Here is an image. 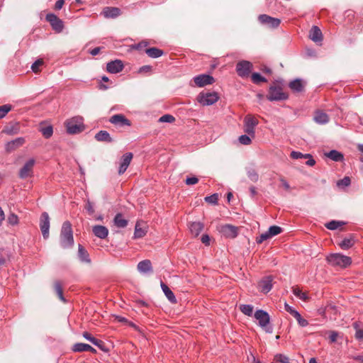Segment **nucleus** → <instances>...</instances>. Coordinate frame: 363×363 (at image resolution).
Returning a JSON list of instances; mask_svg holds the SVG:
<instances>
[{
  "mask_svg": "<svg viewBox=\"0 0 363 363\" xmlns=\"http://www.w3.org/2000/svg\"><path fill=\"white\" fill-rule=\"evenodd\" d=\"M191 233L196 237L203 229V224L201 222H192L189 225Z\"/></svg>",
  "mask_w": 363,
  "mask_h": 363,
  "instance_id": "obj_28",
  "label": "nucleus"
},
{
  "mask_svg": "<svg viewBox=\"0 0 363 363\" xmlns=\"http://www.w3.org/2000/svg\"><path fill=\"white\" fill-rule=\"evenodd\" d=\"M274 361L277 363H290L289 358L285 354H277L274 357Z\"/></svg>",
  "mask_w": 363,
  "mask_h": 363,
  "instance_id": "obj_43",
  "label": "nucleus"
},
{
  "mask_svg": "<svg viewBox=\"0 0 363 363\" xmlns=\"http://www.w3.org/2000/svg\"><path fill=\"white\" fill-rule=\"evenodd\" d=\"M246 174L249 179L253 182H257L259 180V174L257 170L252 167H247L245 168Z\"/></svg>",
  "mask_w": 363,
  "mask_h": 363,
  "instance_id": "obj_32",
  "label": "nucleus"
},
{
  "mask_svg": "<svg viewBox=\"0 0 363 363\" xmlns=\"http://www.w3.org/2000/svg\"><path fill=\"white\" fill-rule=\"evenodd\" d=\"M72 350L75 352H90L91 353H96V350L86 343L78 342L73 345Z\"/></svg>",
  "mask_w": 363,
  "mask_h": 363,
  "instance_id": "obj_22",
  "label": "nucleus"
},
{
  "mask_svg": "<svg viewBox=\"0 0 363 363\" xmlns=\"http://www.w3.org/2000/svg\"><path fill=\"white\" fill-rule=\"evenodd\" d=\"M289 88L296 92H301L303 89V82L301 79H296L289 84Z\"/></svg>",
  "mask_w": 363,
  "mask_h": 363,
  "instance_id": "obj_31",
  "label": "nucleus"
},
{
  "mask_svg": "<svg viewBox=\"0 0 363 363\" xmlns=\"http://www.w3.org/2000/svg\"><path fill=\"white\" fill-rule=\"evenodd\" d=\"M218 200V194H213L211 196L205 197V201L209 203L216 204Z\"/></svg>",
  "mask_w": 363,
  "mask_h": 363,
  "instance_id": "obj_52",
  "label": "nucleus"
},
{
  "mask_svg": "<svg viewBox=\"0 0 363 363\" xmlns=\"http://www.w3.org/2000/svg\"><path fill=\"white\" fill-rule=\"evenodd\" d=\"M291 157L294 160L301 159V158H306L310 157V154H303L300 152L297 151H292L291 153Z\"/></svg>",
  "mask_w": 363,
  "mask_h": 363,
  "instance_id": "obj_49",
  "label": "nucleus"
},
{
  "mask_svg": "<svg viewBox=\"0 0 363 363\" xmlns=\"http://www.w3.org/2000/svg\"><path fill=\"white\" fill-rule=\"evenodd\" d=\"M8 223L11 225H16L18 223V218L15 213H11L7 218Z\"/></svg>",
  "mask_w": 363,
  "mask_h": 363,
  "instance_id": "obj_50",
  "label": "nucleus"
},
{
  "mask_svg": "<svg viewBox=\"0 0 363 363\" xmlns=\"http://www.w3.org/2000/svg\"><path fill=\"white\" fill-rule=\"evenodd\" d=\"M209 241H210V238L208 235H203L202 237H201V242L206 245H209Z\"/></svg>",
  "mask_w": 363,
  "mask_h": 363,
  "instance_id": "obj_64",
  "label": "nucleus"
},
{
  "mask_svg": "<svg viewBox=\"0 0 363 363\" xmlns=\"http://www.w3.org/2000/svg\"><path fill=\"white\" fill-rule=\"evenodd\" d=\"M354 243V240L352 238H345L339 243V246L342 250H348L353 246Z\"/></svg>",
  "mask_w": 363,
  "mask_h": 363,
  "instance_id": "obj_35",
  "label": "nucleus"
},
{
  "mask_svg": "<svg viewBox=\"0 0 363 363\" xmlns=\"http://www.w3.org/2000/svg\"><path fill=\"white\" fill-rule=\"evenodd\" d=\"M85 208L90 215H91L94 213V208L93 204L89 200H87V201L86 203Z\"/></svg>",
  "mask_w": 363,
  "mask_h": 363,
  "instance_id": "obj_56",
  "label": "nucleus"
},
{
  "mask_svg": "<svg viewBox=\"0 0 363 363\" xmlns=\"http://www.w3.org/2000/svg\"><path fill=\"white\" fill-rule=\"evenodd\" d=\"M60 245L63 249H69L74 245V237L70 222L63 223L60 235Z\"/></svg>",
  "mask_w": 363,
  "mask_h": 363,
  "instance_id": "obj_1",
  "label": "nucleus"
},
{
  "mask_svg": "<svg viewBox=\"0 0 363 363\" xmlns=\"http://www.w3.org/2000/svg\"><path fill=\"white\" fill-rule=\"evenodd\" d=\"M355 337L359 340L363 339V328L357 330V331L355 333Z\"/></svg>",
  "mask_w": 363,
  "mask_h": 363,
  "instance_id": "obj_62",
  "label": "nucleus"
},
{
  "mask_svg": "<svg viewBox=\"0 0 363 363\" xmlns=\"http://www.w3.org/2000/svg\"><path fill=\"white\" fill-rule=\"evenodd\" d=\"M308 159L306 164L308 166L313 167L315 164V160L313 158L312 155L310 154V157H306Z\"/></svg>",
  "mask_w": 363,
  "mask_h": 363,
  "instance_id": "obj_60",
  "label": "nucleus"
},
{
  "mask_svg": "<svg viewBox=\"0 0 363 363\" xmlns=\"http://www.w3.org/2000/svg\"><path fill=\"white\" fill-rule=\"evenodd\" d=\"M325 155L335 162H342L344 160L343 154L335 150H332L328 152H325Z\"/></svg>",
  "mask_w": 363,
  "mask_h": 363,
  "instance_id": "obj_29",
  "label": "nucleus"
},
{
  "mask_svg": "<svg viewBox=\"0 0 363 363\" xmlns=\"http://www.w3.org/2000/svg\"><path fill=\"white\" fill-rule=\"evenodd\" d=\"M109 122L119 127L130 126V122L123 114H115L112 116Z\"/></svg>",
  "mask_w": 363,
  "mask_h": 363,
  "instance_id": "obj_13",
  "label": "nucleus"
},
{
  "mask_svg": "<svg viewBox=\"0 0 363 363\" xmlns=\"http://www.w3.org/2000/svg\"><path fill=\"white\" fill-rule=\"evenodd\" d=\"M40 228L44 239H48L50 235V217L47 212H43L40 218Z\"/></svg>",
  "mask_w": 363,
  "mask_h": 363,
  "instance_id": "obj_10",
  "label": "nucleus"
},
{
  "mask_svg": "<svg viewBox=\"0 0 363 363\" xmlns=\"http://www.w3.org/2000/svg\"><path fill=\"white\" fill-rule=\"evenodd\" d=\"M254 316L258 320L259 325L262 328L264 329V330L267 333H272V327L268 326L270 320V317L267 311L262 309L257 310L255 313Z\"/></svg>",
  "mask_w": 363,
  "mask_h": 363,
  "instance_id": "obj_4",
  "label": "nucleus"
},
{
  "mask_svg": "<svg viewBox=\"0 0 363 363\" xmlns=\"http://www.w3.org/2000/svg\"><path fill=\"white\" fill-rule=\"evenodd\" d=\"M175 120L174 117L169 114H165L161 116L159 119L160 122L162 123H172Z\"/></svg>",
  "mask_w": 363,
  "mask_h": 363,
  "instance_id": "obj_51",
  "label": "nucleus"
},
{
  "mask_svg": "<svg viewBox=\"0 0 363 363\" xmlns=\"http://www.w3.org/2000/svg\"><path fill=\"white\" fill-rule=\"evenodd\" d=\"M79 259L81 262L85 264H90L91 260L89 257V255L88 252L83 247L82 245H79L78 246V253H77Z\"/></svg>",
  "mask_w": 363,
  "mask_h": 363,
  "instance_id": "obj_25",
  "label": "nucleus"
},
{
  "mask_svg": "<svg viewBox=\"0 0 363 363\" xmlns=\"http://www.w3.org/2000/svg\"><path fill=\"white\" fill-rule=\"evenodd\" d=\"M288 98V95L282 91L279 86H271L267 99L270 101H284Z\"/></svg>",
  "mask_w": 363,
  "mask_h": 363,
  "instance_id": "obj_5",
  "label": "nucleus"
},
{
  "mask_svg": "<svg viewBox=\"0 0 363 363\" xmlns=\"http://www.w3.org/2000/svg\"><path fill=\"white\" fill-rule=\"evenodd\" d=\"M258 21L263 25H267L272 28H277L281 23L280 19L271 17L267 14H261L258 16Z\"/></svg>",
  "mask_w": 363,
  "mask_h": 363,
  "instance_id": "obj_12",
  "label": "nucleus"
},
{
  "mask_svg": "<svg viewBox=\"0 0 363 363\" xmlns=\"http://www.w3.org/2000/svg\"><path fill=\"white\" fill-rule=\"evenodd\" d=\"M284 309L291 315H293L294 313L296 311V310H295L293 307L289 306L287 303H284Z\"/></svg>",
  "mask_w": 363,
  "mask_h": 363,
  "instance_id": "obj_59",
  "label": "nucleus"
},
{
  "mask_svg": "<svg viewBox=\"0 0 363 363\" xmlns=\"http://www.w3.org/2000/svg\"><path fill=\"white\" fill-rule=\"evenodd\" d=\"M197 99L203 106H210L218 100V96L216 92L200 93Z\"/></svg>",
  "mask_w": 363,
  "mask_h": 363,
  "instance_id": "obj_7",
  "label": "nucleus"
},
{
  "mask_svg": "<svg viewBox=\"0 0 363 363\" xmlns=\"http://www.w3.org/2000/svg\"><path fill=\"white\" fill-rule=\"evenodd\" d=\"M262 292L267 294L272 288V279L271 277H264L259 284Z\"/></svg>",
  "mask_w": 363,
  "mask_h": 363,
  "instance_id": "obj_24",
  "label": "nucleus"
},
{
  "mask_svg": "<svg viewBox=\"0 0 363 363\" xmlns=\"http://www.w3.org/2000/svg\"><path fill=\"white\" fill-rule=\"evenodd\" d=\"M244 131L252 138L255 136V127L258 125V120L252 115H247L244 118Z\"/></svg>",
  "mask_w": 363,
  "mask_h": 363,
  "instance_id": "obj_6",
  "label": "nucleus"
},
{
  "mask_svg": "<svg viewBox=\"0 0 363 363\" xmlns=\"http://www.w3.org/2000/svg\"><path fill=\"white\" fill-rule=\"evenodd\" d=\"M344 224L345 223L342 221L331 220L325 224V227L329 230H334Z\"/></svg>",
  "mask_w": 363,
  "mask_h": 363,
  "instance_id": "obj_38",
  "label": "nucleus"
},
{
  "mask_svg": "<svg viewBox=\"0 0 363 363\" xmlns=\"http://www.w3.org/2000/svg\"><path fill=\"white\" fill-rule=\"evenodd\" d=\"M40 132L45 138H50L53 134L52 125H47L40 128Z\"/></svg>",
  "mask_w": 363,
  "mask_h": 363,
  "instance_id": "obj_39",
  "label": "nucleus"
},
{
  "mask_svg": "<svg viewBox=\"0 0 363 363\" xmlns=\"http://www.w3.org/2000/svg\"><path fill=\"white\" fill-rule=\"evenodd\" d=\"M67 131L69 134H77L84 130L83 118L81 116H74L68 119L65 122Z\"/></svg>",
  "mask_w": 363,
  "mask_h": 363,
  "instance_id": "obj_2",
  "label": "nucleus"
},
{
  "mask_svg": "<svg viewBox=\"0 0 363 363\" xmlns=\"http://www.w3.org/2000/svg\"><path fill=\"white\" fill-rule=\"evenodd\" d=\"M145 52L151 58H157L163 55V51L157 48H147Z\"/></svg>",
  "mask_w": 363,
  "mask_h": 363,
  "instance_id": "obj_34",
  "label": "nucleus"
},
{
  "mask_svg": "<svg viewBox=\"0 0 363 363\" xmlns=\"http://www.w3.org/2000/svg\"><path fill=\"white\" fill-rule=\"evenodd\" d=\"M160 286L167 299L172 303H176L177 298L172 290L162 281H161Z\"/></svg>",
  "mask_w": 363,
  "mask_h": 363,
  "instance_id": "obj_30",
  "label": "nucleus"
},
{
  "mask_svg": "<svg viewBox=\"0 0 363 363\" xmlns=\"http://www.w3.org/2000/svg\"><path fill=\"white\" fill-rule=\"evenodd\" d=\"M123 64L121 60H116L111 61L106 65V69L111 74H116L121 72L123 69Z\"/></svg>",
  "mask_w": 363,
  "mask_h": 363,
  "instance_id": "obj_16",
  "label": "nucleus"
},
{
  "mask_svg": "<svg viewBox=\"0 0 363 363\" xmlns=\"http://www.w3.org/2000/svg\"><path fill=\"white\" fill-rule=\"evenodd\" d=\"M92 232L96 237L100 239H105L108 235V229L106 226L101 225H94L92 227Z\"/></svg>",
  "mask_w": 363,
  "mask_h": 363,
  "instance_id": "obj_19",
  "label": "nucleus"
},
{
  "mask_svg": "<svg viewBox=\"0 0 363 363\" xmlns=\"http://www.w3.org/2000/svg\"><path fill=\"white\" fill-rule=\"evenodd\" d=\"M252 81L255 84H259L261 82H267V79L265 77H262L259 73L258 72H254L252 73Z\"/></svg>",
  "mask_w": 363,
  "mask_h": 363,
  "instance_id": "obj_41",
  "label": "nucleus"
},
{
  "mask_svg": "<svg viewBox=\"0 0 363 363\" xmlns=\"http://www.w3.org/2000/svg\"><path fill=\"white\" fill-rule=\"evenodd\" d=\"M339 335V333L336 331H330V340L331 342H335L337 341V338Z\"/></svg>",
  "mask_w": 363,
  "mask_h": 363,
  "instance_id": "obj_58",
  "label": "nucleus"
},
{
  "mask_svg": "<svg viewBox=\"0 0 363 363\" xmlns=\"http://www.w3.org/2000/svg\"><path fill=\"white\" fill-rule=\"evenodd\" d=\"M11 109V106L5 104L0 106V119L3 118Z\"/></svg>",
  "mask_w": 363,
  "mask_h": 363,
  "instance_id": "obj_47",
  "label": "nucleus"
},
{
  "mask_svg": "<svg viewBox=\"0 0 363 363\" xmlns=\"http://www.w3.org/2000/svg\"><path fill=\"white\" fill-rule=\"evenodd\" d=\"M240 309L241 312L247 315V316H252L253 313V306L250 304H243L240 305Z\"/></svg>",
  "mask_w": 363,
  "mask_h": 363,
  "instance_id": "obj_37",
  "label": "nucleus"
},
{
  "mask_svg": "<svg viewBox=\"0 0 363 363\" xmlns=\"http://www.w3.org/2000/svg\"><path fill=\"white\" fill-rule=\"evenodd\" d=\"M272 237L271 236V235L269 233V230L262 233L259 237H257L256 238V242L258 243V244H261L262 242H263L264 241L267 240H269L270 238H272Z\"/></svg>",
  "mask_w": 363,
  "mask_h": 363,
  "instance_id": "obj_46",
  "label": "nucleus"
},
{
  "mask_svg": "<svg viewBox=\"0 0 363 363\" xmlns=\"http://www.w3.org/2000/svg\"><path fill=\"white\" fill-rule=\"evenodd\" d=\"M133 154L131 152L125 153L122 156V158L120 162V166L118 168V174L120 175L123 174L126 171L127 168L128 167L131 162Z\"/></svg>",
  "mask_w": 363,
  "mask_h": 363,
  "instance_id": "obj_17",
  "label": "nucleus"
},
{
  "mask_svg": "<svg viewBox=\"0 0 363 363\" xmlns=\"http://www.w3.org/2000/svg\"><path fill=\"white\" fill-rule=\"evenodd\" d=\"M65 4V1L64 0H58L56 1L55 3V9L56 10H60L62 9V7Z\"/></svg>",
  "mask_w": 363,
  "mask_h": 363,
  "instance_id": "obj_63",
  "label": "nucleus"
},
{
  "mask_svg": "<svg viewBox=\"0 0 363 363\" xmlns=\"http://www.w3.org/2000/svg\"><path fill=\"white\" fill-rule=\"evenodd\" d=\"M220 232L227 238H234L238 235V228L232 225H224L221 227Z\"/></svg>",
  "mask_w": 363,
  "mask_h": 363,
  "instance_id": "obj_18",
  "label": "nucleus"
},
{
  "mask_svg": "<svg viewBox=\"0 0 363 363\" xmlns=\"http://www.w3.org/2000/svg\"><path fill=\"white\" fill-rule=\"evenodd\" d=\"M252 69V64L247 60H242L238 62L236 65V72L242 77H247Z\"/></svg>",
  "mask_w": 363,
  "mask_h": 363,
  "instance_id": "obj_8",
  "label": "nucleus"
},
{
  "mask_svg": "<svg viewBox=\"0 0 363 363\" xmlns=\"http://www.w3.org/2000/svg\"><path fill=\"white\" fill-rule=\"evenodd\" d=\"M198 182H199V179L196 177H187L185 181V182L187 185L196 184Z\"/></svg>",
  "mask_w": 363,
  "mask_h": 363,
  "instance_id": "obj_57",
  "label": "nucleus"
},
{
  "mask_svg": "<svg viewBox=\"0 0 363 363\" xmlns=\"http://www.w3.org/2000/svg\"><path fill=\"white\" fill-rule=\"evenodd\" d=\"M293 294L299 299L306 301L308 299V295L303 292L298 287H293Z\"/></svg>",
  "mask_w": 363,
  "mask_h": 363,
  "instance_id": "obj_36",
  "label": "nucleus"
},
{
  "mask_svg": "<svg viewBox=\"0 0 363 363\" xmlns=\"http://www.w3.org/2000/svg\"><path fill=\"white\" fill-rule=\"evenodd\" d=\"M35 164V160L33 158L29 159L22 167L19 171V177L21 179H26L32 176L33 169Z\"/></svg>",
  "mask_w": 363,
  "mask_h": 363,
  "instance_id": "obj_11",
  "label": "nucleus"
},
{
  "mask_svg": "<svg viewBox=\"0 0 363 363\" xmlns=\"http://www.w3.org/2000/svg\"><path fill=\"white\" fill-rule=\"evenodd\" d=\"M194 81L198 86L202 87L208 84H211L214 82V79L213 77L208 74H200L195 77Z\"/></svg>",
  "mask_w": 363,
  "mask_h": 363,
  "instance_id": "obj_15",
  "label": "nucleus"
},
{
  "mask_svg": "<svg viewBox=\"0 0 363 363\" xmlns=\"http://www.w3.org/2000/svg\"><path fill=\"white\" fill-rule=\"evenodd\" d=\"M113 221L115 225L118 228H123L128 225V220L125 219L121 213H117Z\"/></svg>",
  "mask_w": 363,
  "mask_h": 363,
  "instance_id": "obj_33",
  "label": "nucleus"
},
{
  "mask_svg": "<svg viewBox=\"0 0 363 363\" xmlns=\"http://www.w3.org/2000/svg\"><path fill=\"white\" fill-rule=\"evenodd\" d=\"M4 131L6 134L12 135L17 134L18 133V128L15 125H12V126L6 127Z\"/></svg>",
  "mask_w": 363,
  "mask_h": 363,
  "instance_id": "obj_53",
  "label": "nucleus"
},
{
  "mask_svg": "<svg viewBox=\"0 0 363 363\" xmlns=\"http://www.w3.org/2000/svg\"><path fill=\"white\" fill-rule=\"evenodd\" d=\"M90 342H91L94 345L98 347L101 350H104V344L102 340L96 339L94 337H93L92 339L91 340Z\"/></svg>",
  "mask_w": 363,
  "mask_h": 363,
  "instance_id": "obj_54",
  "label": "nucleus"
},
{
  "mask_svg": "<svg viewBox=\"0 0 363 363\" xmlns=\"http://www.w3.org/2000/svg\"><path fill=\"white\" fill-rule=\"evenodd\" d=\"M309 38L315 43L322 42L323 34L320 29L318 26H313L311 28L309 32Z\"/></svg>",
  "mask_w": 363,
  "mask_h": 363,
  "instance_id": "obj_20",
  "label": "nucleus"
},
{
  "mask_svg": "<svg viewBox=\"0 0 363 363\" xmlns=\"http://www.w3.org/2000/svg\"><path fill=\"white\" fill-rule=\"evenodd\" d=\"M297 322L301 327H306L308 325V320L302 317Z\"/></svg>",
  "mask_w": 363,
  "mask_h": 363,
  "instance_id": "obj_61",
  "label": "nucleus"
},
{
  "mask_svg": "<svg viewBox=\"0 0 363 363\" xmlns=\"http://www.w3.org/2000/svg\"><path fill=\"white\" fill-rule=\"evenodd\" d=\"M103 14L106 18H115L121 14V10L116 7H106Z\"/></svg>",
  "mask_w": 363,
  "mask_h": 363,
  "instance_id": "obj_27",
  "label": "nucleus"
},
{
  "mask_svg": "<svg viewBox=\"0 0 363 363\" xmlns=\"http://www.w3.org/2000/svg\"><path fill=\"white\" fill-rule=\"evenodd\" d=\"M45 19L48 21L52 26V29L56 33H61L64 28V23L54 13H48Z\"/></svg>",
  "mask_w": 363,
  "mask_h": 363,
  "instance_id": "obj_9",
  "label": "nucleus"
},
{
  "mask_svg": "<svg viewBox=\"0 0 363 363\" xmlns=\"http://www.w3.org/2000/svg\"><path fill=\"white\" fill-rule=\"evenodd\" d=\"M145 235V231L139 227L138 224H136L135 227L134 232V238H143Z\"/></svg>",
  "mask_w": 363,
  "mask_h": 363,
  "instance_id": "obj_48",
  "label": "nucleus"
},
{
  "mask_svg": "<svg viewBox=\"0 0 363 363\" xmlns=\"http://www.w3.org/2000/svg\"><path fill=\"white\" fill-rule=\"evenodd\" d=\"M327 261L333 266H338L340 267H347L352 263V259L350 257L340 253L330 254L327 257Z\"/></svg>",
  "mask_w": 363,
  "mask_h": 363,
  "instance_id": "obj_3",
  "label": "nucleus"
},
{
  "mask_svg": "<svg viewBox=\"0 0 363 363\" xmlns=\"http://www.w3.org/2000/svg\"><path fill=\"white\" fill-rule=\"evenodd\" d=\"M350 184V178L349 177H345L343 179L337 181V186L339 187L345 188L349 186Z\"/></svg>",
  "mask_w": 363,
  "mask_h": 363,
  "instance_id": "obj_42",
  "label": "nucleus"
},
{
  "mask_svg": "<svg viewBox=\"0 0 363 363\" xmlns=\"http://www.w3.org/2000/svg\"><path fill=\"white\" fill-rule=\"evenodd\" d=\"M238 141L242 145H248L252 143V137L248 134L242 135L239 137Z\"/></svg>",
  "mask_w": 363,
  "mask_h": 363,
  "instance_id": "obj_44",
  "label": "nucleus"
},
{
  "mask_svg": "<svg viewBox=\"0 0 363 363\" xmlns=\"http://www.w3.org/2000/svg\"><path fill=\"white\" fill-rule=\"evenodd\" d=\"M55 289L56 294L58 296V298L64 303H66L67 301L63 296L62 288V286L60 282L57 281L55 283Z\"/></svg>",
  "mask_w": 363,
  "mask_h": 363,
  "instance_id": "obj_40",
  "label": "nucleus"
},
{
  "mask_svg": "<svg viewBox=\"0 0 363 363\" xmlns=\"http://www.w3.org/2000/svg\"><path fill=\"white\" fill-rule=\"evenodd\" d=\"M24 143L25 139L23 138H17L15 140L8 142L5 145V149L6 152H11L21 146Z\"/></svg>",
  "mask_w": 363,
  "mask_h": 363,
  "instance_id": "obj_21",
  "label": "nucleus"
},
{
  "mask_svg": "<svg viewBox=\"0 0 363 363\" xmlns=\"http://www.w3.org/2000/svg\"><path fill=\"white\" fill-rule=\"evenodd\" d=\"M313 120L318 124L325 125L329 122V116L322 111H317L315 112Z\"/></svg>",
  "mask_w": 363,
  "mask_h": 363,
  "instance_id": "obj_23",
  "label": "nucleus"
},
{
  "mask_svg": "<svg viewBox=\"0 0 363 363\" xmlns=\"http://www.w3.org/2000/svg\"><path fill=\"white\" fill-rule=\"evenodd\" d=\"M272 237L276 236L282 232V228L277 225H272L268 229Z\"/></svg>",
  "mask_w": 363,
  "mask_h": 363,
  "instance_id": "obj_45",
  "label": "nucleus"
},
{
  "mask_svg": "<svg viewBox=\"0 0 363 363\" xmlns=\"http://www.w3.org/2000/svg\"><path fill=\"white\" fill-rule=\"evenodd\" d=\"M99 142L112 143L113 139L111 137L109 133L106 130H100L94 136Z\"/></svg>",
  "mask_w": 363,
  "mask_h": 363,
  "instance_id": "obj_26",
  "label": "nucleus"
},
{
  "mask_svg": "<svg viewBox=\"0 0 363 363\" xmlns=\"http://www.w3.org/2000/svg\"><path fill=\"white\" fill-rule=\"evenodd\" d=\"M137 269L141 274H150L153 272L152 263L149 259L140 261L137 265Z\"/></svg>",
  "mask_w": 363,
  "mask_h": 363,
  "instance_id": "obj_14",
  "label": "nucleus"
},
{
  "mask_svg": "<svg viewBox=\"0 0 363 363\" xmlns=\"http://www.w3.org/2000/svg\"><path fill=\"white\" fill-rule=\"evenodd\" d=\"M43 64V61L42 60H37L35 62L33 63L31 65V69L33 72L37 73L39 71V67Z\"/></svg>",
  "mask_w": 363,
  "mask_h": 363,
  "instance_id": "obj_55",
  "label": "nucleus"
}]
</instances>
